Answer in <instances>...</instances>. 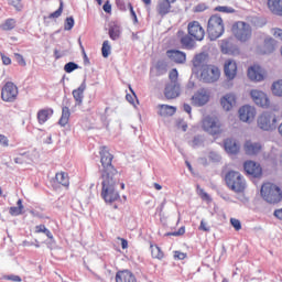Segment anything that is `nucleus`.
<instances>
[{"label": "nucleus", "instance_id": "nucleus-5", "mask_svg": "<svg viewBox=\"0 0 282 282\" xmlns=\"http://www.w3.org/2000/svg\"><path fill=\"white\" fill-rule=\"evenodd\" d=\"M231 31L237 41H240V43H246L252 39V26L247 22L238 21L234 23Z\"/></svg>", "mask_w": 282, "mask_h": 282}, {"label": "nucleus", "instance_id": "nucleus-46", "mask_svg": "<svg viewBox=\"0 0 282 282\" xmlns=\"http://www.w3.org/2000/svg\"><path fill=\"white\" fill-rule=\"evenodd\" d=\"M63 14V1L59 2L58 9L48 15V19H58Z\"/></svg>", "mask_w": 282, "mask_h": 282}, {"label": "nucleus", "instance_id": "nucleus-40", "mask_svg": "<svg viewBox=\"0 0 282 282\" xmlns=\"http://www.w3.org/2000/svg\"><path fill=\"white\" fill-rule=\"evenodd\" d=\"M1 28H2V30H6V31L14 30V28H17V20L15 19H8L1 25Z\"/></svg>", "mask_w": 282, "mask_h": 282}, {"label": "nucleus", "instance_id": "nucleus-53", "mask_svg": "<svg viewBox=\"0 0 282 282\" xmlns=\"http://www.w3.org/2000/svg\"><path fill=\"white\" fill-rule=\"evenodd\" d=\"M199 230H203L204 232H210V227L206 223V220H200V225L198 227Z\"/></svg>", "mask_w": 282, "mask_h": 282}, {"label": "nucleus", "instance_id": "nucleus-59", "mask_svg": "<svg viewBox=\"0 0 282 282\" xmlns=\"http://www.w3.org/2000/svg\"><path fill=\"white\" fill-rule=\"evenodd\" d=\"M273 36H275V39H279L280 41H282V29H275L273 32Z\"/></svg>", "mask_w": 282, "mask_h": 282}, {"label": "nucleus", "instance_id": "nucleus-13", "mask_svg": "<svg viewBox=\"0 0 282 282\" xmlns=\"http://www.w3.org/2000/svg\"><path fill=\"white\" fill-rule=\"evenodd\" d=\"M250 96L258 107H270L268 95L261 90H251Z\"/></svg>", "mask_w": 282, "mask_h": 282}, {"label": "nucleus", "instance_id": "nucleus-18", "mask_svg": "<svg viewBox=\"0 0 282 282\" xmlns=\"http://www.w3.org/2000/svg\"><path fill=\"white\" fill-rule=\"evenodd\" d=\"M166 56L170 61H173V63H177L178 65L186 63V53L182 51L170 50L166 52Z\"/></svg>", "mask_w": 282, "mask_h": 282}, {"label": "nucleus", "instance_id": "nucleus-51", "mask_svg": "<svg viewBox=\"0 0 282 282\" xmlns=\"http://www.w3.org/2000/svg\"><path fill=\"white\" fill-rule=\"evenodd\" d=\"M209 160L212 161V162H221V155H219V153H217V152H210L209 153Z\"/></svg>", "mask_w": 282, "mask_h": 282}, {"label": "nucleus", "instance_id": "nucleus-11", "mask_svg": "<svg viewBox=\"0 0 282 282\" xmlns=\"http://www.w3.org/2000/svg\"><path fill=\"white\" fill-rule=\"evenodd\" d=\"M189 36H193L195 41H204L205 32L204 28H202V24L197 21H193L187 26Z\"/></svg>", "mask_w": 282, "mask_h": 282}, {"label": "nucleus", "instance_id": "nucleus-44", "mask_svg": "<svg viewBox=\"0 0 282 282\" xmlns=\"http://www.w3.org/2000/svg\"><path fill=\"white\" fill-rule=\"evenodd\" d=\"M178 73L175 68H173L170 74H169V78H170V83H174L175 85H180V82L177 80L178 78Z\"/></svg>", "mask_w": 282, "mask_h": 282}, {"label": "nucleus", "instance_id": "nucleus-52", "mask_svg": "<svg viewBox=\"0 0 282 282\" xmlns=\"http://www.w3.org/2000/svg\"><path fill=\"white\" fill-rule=\"evenodd\" d=\"M128 8L130 10V17L133 20V23H138V15L135 14V11L133 10V4L128 3Z\"/></svg>", "mask_w": 282, "mask_h": 282}, {"label": "nucleus", "instance_id": "nucleus-34", "mask_svg": "<svg viewBox=\"0 0 282 282\" xmlns=\"http://www.w3.org/2000/svg\"><path fill=\"white\" fill-rule=\"evenodd\" d=\"M271 89H272L273 96H278L279 98H282V79L274 82L272 84Z\"/></svg>", "mask_w": 282, "mask_h": 282}, {"label": "nucleus", "instance_id": "nucleus-38", "mask_svg": "<svg viewBox=\"0 0 282 282\" xmlns=\"http://www.w3.org/2000/svg\"><path fill=\"white\" fill-rule=\"evenodd\" d=\"M30 161V154L28 152L19 153V156L14 159L15 164H28Z\"/></svg>", "mask_w": 282, "mask_h": 282}, {"label": "nucleus", "instance_id": "nucleus-63", "mask_svg": "<svg viewBox=\"0 0 282 282\" xmlns=\"http://www.w3.org/2000/svg\"><path fill=\"white\" fill-rule=\"evenodd\" d=\"M117 7L119 10H127V6H124V0H117Z\"/></svg>", "mask_w": 282, "mask_h": 282}, {"label": "nucleus", "instance_id": "nucleus-14", "mask_svg": "<svg viewBox=\"0 0 282 282\" xmlns=\"http://www.w3.org/2000/svg\"><path fill=\"white\" fill-rule=\"evenodd\" d=\"M208 56L204 53H199L193 58V72H203L208 67Z\"/></svg>", "mask_w": 282, "mask_h": 282}, {"label": "nucleus", "instance_id": "nucleus-4", "mask_svg": "<svg viewBox=\"0 0 282 282\" xmlns=\"http://www.w3.org/2000/svg\"><path fill=\"white\" fill-rule=\"evenodd\" d=\"M207 32L210 41H217L219 36L224 35V20L218 14L212 15L208 20Z\"/></svg>", "mask_w": 282, "mask_h": 282}, {"label": "nucleus", "instance_id": "nucleus-21", "mask_svg": "<svg viewBox=\"0 0 282 282\" xmlns=\"http://www.w3.org/2000/svg\"><path fill=\"white\" fill-rule=\"evenodd\" d=\"M263 147L259 142L246 141L243 149L247 155H258Z\"/></svg>", "mask_w": 282, "mask_h": 282}, {"label": "nucleus", "instance_id": "nucleus-43", "mask_svg": "<svg viewBox=\"0 0 282 282\" xmlns=\"http://www.w3.org/2000/svg\"><path fill=\"white\" fill-rule=\"evenodd\" d=\"M75 21H74V17H68L65 19V22H64V30L66 32H69V30H73L74 29V25H75Z\"/></svg>", "mask_w": 282, "mask_h": 282}, {"label": "nucleus", "instance_id": "nucleus-64", "mask_svg": "<svg viewBox=\"0 0 282 282\" xmlns=\"http://www.w3.org/2000/svg\"><path fill=\"white\" fill-rule=\"evenodd\" d=\"M274 217H276V219H280L282 221V208L274 210Z\"/></svg>", "mask_w": 282, "mask_h": 282}, {"label": "nucleus", "instance_id": "nucleus-31", "mask_svg": "<svg viewBox=\"0 0 282 282\" xmlns=\"http://www.w3.org/2000/svg\"><path fill=\"white\" fill-rule=\"evenodd\" d=\"M70 116H72V111L69 110V107L64 106L62 108V117L58 121V124H61V127H65L67 124V122H69Z\"/></svg>", "mask_w": 282, "mask_h": 282}, {"label": "nucleus", "instance_id": "nucleus-19", "mask_svg": "<svg viewBox=\"0 0 282 282\" xmlns=\"http://www.w3.org/2000/svg\"><path fill=\"white\" fill-rule=\"evenodd\" d=\"M248 78L254 80L256 83H261L263 80V69L259 65H253L248 69Z\"/></svg>", "mask_w": 282, "mask_h": 282}, {"label": "nucleus", "instance_id": "nucleus-41", "mask_svg": "<svg viewBox=\"0 0 282 282\" xmlns=\"http://www.w3.org/2000/svg\"><path fill=\"white\" fill-rule=\"evenodd\" d=\"M151 252L153 259H164V252L158 246H151Z\"/></svg>", "mask_w": 282, "mask_h": 282}, {"label": "nucleus", "instance_id": "nucleus-10", "mask_svg": "<svg viewBox=\"0 0 282 282\" xmlns=\"http://www.w3.org/2000/svg\"><path fill=\"white\" fill-rule=\"evenodd\" d=\"M243 169L247 175L250 177H261L263 175V169H261V164L254 162V161H247L243 163Z\"/></svg>", "mask_w": 282, "mask_h": 282}, {"label": "nucleus", "instance_id": "nucleus-57", "mask_svg": "<svg viewBox=\"0 0 282 282\" xmlns=\"http://www.w3.org/2000/svg\"><path fill=\"white\" fill-rule=\"evenodd\" d=\"M184 232H186V228L181 227L177 231H174V232L167 234V235H173V237H180V236L184 235Z\"/></svg>", "mask_w": 282, "mask_h": 282}, {"label": "nucleus", "instance_id": "nucleus-60", "mask_svg": "<svg viewBox=\"0 0 282 282\" xmlns=\"http://www.w3.org/2000/svg\"><path fill=\"white\" fill-rule=\"evenodd\" d=\"M104 11L107 12V14L111 13V3H109V1H107L104 7H102Z\"/></svg>", "mask_w": 282, "mask_h": 282}, {"label": "nucleus", "instance_id": "nucleus-42", "mask_svg": "<svg viewBox=\"0 0 282 282\" xmlns=\"http://www.w3.org/2000/svg\"><path fill=\"white\" fill-rule=\"evenodd\" d=\"M80 66H78V64H76L75 62H68L65 64L64 66V70L66 72V74H72V72H76V69H79Z\"/></svg>", "mask_w": 282, "mask_h": 282}, {"label": "nucleus", "instance_id": "nucleus-6", "mask_svg": "<svg viewBox=\"0 0 282 282\" xmlns=\"http://www.w3.org/2000/svg\"><path fill=\"white\" fill-rule=\"evenodd\" d=\"M258 127L262 131H274L276 129V115L274 112H263L258 118Z\"/></svg>", "mask_w": 282, "mask_h": 282}, {"label": "nucleus", "instance_id": "nucleus-9", "mask_svg": "<svg viewBox=\"0 0 282 282\" xmlns=\"http://www.w3.org/2000/svg\"><path fill=\"white\" fill-rule=\"evenodd\" d=\"M203 129L210 135H219V133H221V129L219 128V123H217V119L213 117L204 118Z\"/></svg>", "mask_w": 282, "mask_h": 282}, {"label": "nucleus", "instance_id": "nucleus-12", "mask_svg": "<svg viewBox=\"0 0 282 282\" xmlns=\"http://www.w3.org/2000/svg\"><path fill=\"white\" fill-rule=\"evenodd\" d=\"M182 89L180 84L167 83L164 88V96L167 100H175V98H180V94Z\"/></svg>", "mask_w": 282, "mask_h": 282}, {"label": "nucleus", "instance_id": "nucleus-7", "mask_svg": "<svg viewBox=\"0 0 282 282\" xmlns=\"http://www.w3.org/2000/svg\"><path fill=\"white\" fill-rule=\"evenodd\" d=\"M19 96V87L12 82H7L1 89V99L3 102H14Z\"/></svg>", "mask_w": 282, "mask_h": 282}, {"label": "nucleus", "instance_id": "nucleus-24", "mask_svg": "<svg viewBox=\"0 0 282 282\" xmlns=\"http://www.w3.org/2000/svg\"><path fill=\"white\" fill-rule=\"evenodd\" d=\"M220 104L225 111H230L237 104V98L232 94H227L220 99Z\"/></svg>", "mask_w": 282, "mask_h": 282}, {"label": "nucleus", "instance_id": "nucleus-2", "mask_svg": "<svg viewBox=\"0 0 282 282\" xmlns=\"http://www.w3.org/2000/svg\"><path fill=\"white\" fill-rule=\"evenodd\" d=\"M260 195L268 204H279L282 200L281 187L273 183H264L261 186Z\"/></svg>", "mask_w": 282, "mask_h": 282}, {"label": "nucleus", "instance_id": "nucleus-45", "mask_svg": "<svg viewBox=\"0 0 282 282\" xmlns=\"http://www.w3.org/2000/svg\"><path fill=\"white\" fill-rule=\"evenodd\" d=\"M216 12H224L225 14H234L235 9H232V7H221L218 6L215 8Z\"/></svg>", "mask_w": 282, "mask_h": 282}, {"label": "nucleus", "instance_id": "nucleus-37", "mask_svg": "<svg viewBox=\"0 0 282 282\" xmlns=\"http://www.w3.org/2000/svg\"><path fill=\"white\" fill-rule=\"evenodd\" d=\"M158 76H164L167 72V65L164 61H159L155 66Z\"/></svg>", "mask_w": 282, "mask_h": 282}, {"label": "nucleus", "instance_id": "nucleus-25", "mask_svg": "<svg viewBox=\"0 0 282 282\" xmlns=\"http://www.w3.org/2000/svg\"><path fill=\"white\" fill-rule=\"evenodd\" d=\"M116 282H138V280L131 271L123 270L116 273Z\"/></svg>", "mask_w": 282, "mask_h": 282}, {"label": "nucleus", "instance_id": "nucleus-47", "mask_svg": "<svg viewBox=\"0 0 282 282\" xmlns=\"http://www.w3.org/2000/svg\"><path fill=\"white\" fill-rule=\"evenodd\" d=\"M132 95H126V100L130 102V105H135L134 99L138 100V96L135 95V91H133V88L131 86L129 87Z\"/></svg>", "mask_w": 282, "mask_h": 282}, {"label": "nucleus", "instance_id": "nucleus-30", "mask_svg": "<svg viewBox=\"0 0 282 282\" xmlns=\"http://www.w3.org/2000/svg\"><path fill=\"white\" fill-rule=\"evenodd\" d=\"M181 45L184 50H194L195 40L191 35H184L181 37Z\"/></svg>", "mask_w": 282, "mask_h": 282}, {"label": "nucleus", "instance_id": "nucleus-48", "mask_svg": "<svg viewBox=\"0 0 282 282\" xmlns=\"http://www.w3.org/2000/svg\"><path fill=\"white\" fill-rule=\"evenodd\" d=\"M9 213L12 217H19V215H23V209L21 207H10Z\"/></svg>", "mask_w": 282, "mask_h": 282}, {"label": "nucleus", "instance_id": "nucleus-1", "mask_svg": "<svg viewBox=\"0 0 282 282\" xmlns=\"http://www.w3.org/2000/svg\"><path fill=\"white\" fill-rule=\"evenodd\" d=\"M100 162L102 169L101 173V197L105 199L106 204H113V202H118L120 199V194L116 189L118 186V170L113 167V155L109 153V149L107 147H102L100 149Z\"/></svg>", "mask_w": 282, "mask_h": 282}, {"label": "nucleus", "instance_id": "nucleus-29", "mask_svg": "<svg viewBox=\"0 0 282 282\" xmlns=\"http://www.w3.org/2000/svg\"><path fill=\"white\" fill-rule=\"evenodd\" d=\"M159 115H161L163 118H166V116H175V112L177 111V108L169 105H160Z\"/></svg>", "mask_w": 282, "mask_h": 282}, {"label": "nucleus", "instance_id": "nucleus-33", "mask_svg": "<svg viewBox=\"0 0 282 282\" xmlns=\"http://www.w3.org/2000/svg\"><path fill=\"white\" fill-rule=\"evenodd\" d=\"M55 180H56V182H58V184H62V186H69V177L67 176V173H65V172L57 173L55 175Z\"/></svg>", "mask_w": 282, "mask_h": 282}, {"label": "nucleus", "instance_id": "nucleus-3", "mask_svg": "<svg viewBox=\"0 0 282 282\" xmlns=\"http://www.w3.org/2000/svg\"><path fill=\"white\" fill-rule=\"evenodd\" d=\"M225 182L234 193H243L246 191V178L239 172L229 171L225 176Z\"/></svg>", "mask_w": 282, "mask_h": 282}, {"label": "nucleus", "instance_id": "nucleus-58", "mask_svg": "<svg viewBox=\"0 0 282 282\" xmlns=\"http://www.w3.org/2000/svg\"><path fill=\"white\" fill-rule=\"evenodd\" d=\"M54 56H55V59L58 61L59 58H63V56H65V52H61L58 51V48H55Z\"/></svg>", "mask_w": 282, "mask_h": 282}, {"label": "nucleus", "instance_id": "nucleus-22", "mask_svg": "<svg viewBox=\"0 0 282 282\" xmlns=\"http://www.w3.org/2000/svg\"><path fill=\"white\" fill-rule=\"evenodd\" d=\"M258 54H272L274 52V39L267 37L262 45L257 48Z\"/></svg>", "mask_w": 282, "mask_h": 282}, {"label": "nucleus", "instance_id": "nucleus-27", "mask_svg": "<svg viewBox=\"0 0 282 282\" xmlns=\"http://www.w3.org/2000/svg\"><path fill=\"white\" fill-rule=\"evenodd\" d=\"M108 34L111 41H118V39H120V34H122L120 25H118L116 22H111L109 24Z\"/></svg>", "mask_w": 282, "mask_h": 282}, {"label": "nucleus", "instance_id": "nucleus-23", "mask_svg": "<svg viewBox=\"0 0 282 282\" xmlns=\"http://www.w3.org/2000/svg\"><path fill=\"white\" fill-rule=\"evenodd\" d=\"M85 89H87V85L82 83L77 89L73 90V98L75 100V107H80L83 105V100L85 98Z\"/></svg>", "mask_w": 282, "mask_h": 282}, {"label": "nucleus", "instance_id": "nucleus-56", "mask_svg": "<svg viewBox=\"0 0 282 282\" xmlns=\"http://www.w3.org/2000/svg\"><path fill=\"white\" fill-rule=\"evenodd\" d=\"M9 142H10V140H8V137L0 134V144L2 147H9Z\"/></svg>", "mask_w": 282, "mask_h": 282}, {"label": "nucleus", "instance_id": "nucleus-35", "mask_svg": "<svg viewBox=\"0 0 282 282\" xmlns=\"http://www.w3.org/2000/svg\"><path fill=\"white\" fill-rule=\"evenodd\" d=\"M220 50L223 54H234L232 44L228 40H223L220 43Z\"/></svg>", "mask_w": 282, "mask_h": 282}, {"label": "nucleus", "instance_id": "nucleus-36", "mask_svg": "<svg viewBox=\"0 0 282 282\" xmlns=\"http://www.w3.org/2000/svg\"><path fill=\"white\" fill-rule=\"evenodd\" d=\"M189 147H192L193 149H199V147H204V137L199 134L195 135L189 142Z\"/></svg>", "mask_w": 282, "mask_h": 282}, {"label": "nucleus", "instance_id": "nucleus-32", "mask_svg": "<svg viewBox=\"0 0 282 282\" xmlns=\"http://www.w3.org/2000/svg\"><path fill=\"white\" fill-rule=\"evenodd\" d=\"M158 12L159 14H161V17L169 14V12H171V4L169 2H165V0H163L162 2L159 3Z\"/></svg>", "mask_w": 282, "mask_h": 282}, {"label": "nucleus", "instance_id": "nucleus-15", "mask_svg": "<svg viewBox=\"0 0 282 282\" xmlns=\"http://www.w3.org/2000/svg\"><path fill=\"white\" fill-rule=\"evenodd\" d=\"M254 116H257V110L252 106H242L239 109V118L242 122L254 120Z\"/></svg>", "mask_w": 282, "mask_h": 282}, {"label": "nucleus", "instance_id": "nucleus-49", "mask_svg": "<svg viewBox=\"0 0 282 282\" xmlns=\"http://www.w3.org/2000/svg\"><path fill=\"white\" fill-rule=\"evenodd\" d=\"M230 224H231L232 228H235V230H237V231L241 230V220H239L237 218H231Z\"/></svg>", "mask_w": 282, "mask_h": 282}, {"label": "nucleus", "instance_id": "nucleus-54", "mask_svg": "<svg viewBox=\"0 0 282 282\" xmlns=\"http://www.w3.org/2000/svg\"><path fill=\"white\" fill-rule=\"evenodd\" d=\"M10 6H13V8H15V10H22L23 4H21V0H9Z\"/></svg>", "mask_w": 282, "mask_h": 282}, {"label": "nucleus", "instance_id": "nucleus-50", "mask_svg": "<svg viewBox=\"0 0 282 282\" xmlns=\"http://www.w3.org/2000/svg\"><path fill=\"white\" fill-rule=\"evenodd\" d=\"M14 58L17 63L20 64L22 67H25V65H28V63H25V58H23V55L14 53Z\"/></svg>", "mask_w": 282, "mask_h": 282}, {"label": "nucleus", "instance_id": "nucleus-62", "mask_svg": "<svg viewBox=\"0 0 282 282\" xmlns=\"http://www.w3.org/2000/svg\"><path fill=\"white\" fill-rule=\"evenodd\" d=\"M47 229V227H45V225H37L35 227V232H45V230Z\"/></svg>", "mask_w": 282, "mask_h": 282}, {"label": "nucleus", "instance_id": "nucleus-55", "mask_svg": "<svg viewBox=\"0 0 282 282\" xmlns=\"http://www.w3.org/2000/svg\"><path fill=\"white\" fill-rule=\"evenodd\" d=\"M174 259H178V261H184V259H186V253L182 251H175Z\"/></svg>", "mask_w": 282, "mask_h": 282}, {"label": "nucleus", "instance_id": "nucleus-26", "mask_svg": "<svg viewBox=\"0 0 282 282\" xmlns=\"http://www.w3.org/2000/svg\"><path fill=\"white\" fill-rule=\"evenodd\" d=\"M52 116H54V109L52 108L39 110L37 112L39 124H45Z\"/></svg>", "mask_w": 282, "mask_h": 282}, {"label": "nucleus", "instance_id": "nucleus-17", "mask_svg": "<svg viewBox=\"0 0 282 282\" xmlns=\"http://www.w3.org/2000/svg\"><path fill=\"white\" fill-rule=\"evenodd\" d=\"M224 72L228 80H235V77L237 76V63L232 59H227L225 62Z\"/></svg>", "mask_w": 282, "mask_h": 282}, {"label": "nucleus", "instance_id": "nucleus-39", "mask_svg": "<svg viewBox=\"0 0 282 282\" xmlns=\"http://www.w3.org/2000/svg\"><path fill=\"white\" fill-rule=\"evenodd\" d=\"M101 54L104 58H109V54H111V45L109 44L108 40L104 41L102 43Z\"/></svg>", "mask_w": 282, "mask_h": 282}, {"label": "nucleus", "instance_id": "nucleus-20", "mask_svg": "<svg viewBox=\"0 0 282 282\" xmlns=\"http://www.w3.org/2000/svg\"><path fill=\"white\" fill-rule=\"evenodd\" d=\"M224 147L226 153H228L229 155H237V153H239L240 151L239 143H237V140L232 138L226 139L224 141Z\"/></svg>", "mask_w": 282, "mask_h": 282}, {"label": "nucleus", "instance_id": "nucleus-8", "mask_svg": "<svg viewBox=\"0 0 282 282\" xmlns=\"http://www.w3.org/2000/svg\"><path fill=\"white\" fill-rule=\"evenodd\" d=\"M220 76L221 72L216 66L208 65L200 70V78H203L204 83H217Z\"/></svg>", "mask_w": 282, "mask_h": 282}, {"label": "nucleus", "instance_id": "nucleus-28", "mask_svg": "<svg viewBox=\"0 0 282 282\" xmlns=\"http://www.w3.org/2000/svg\"><path fill=\"white\" fill-rule=\"evenodd\" d=\"M268 7L273 14L282 17V0H268Z\"/></svg>", "mask_w": 282, "mask_h": 282}, {"label": "nucleus", "instance_id": "nucleus-61", "mask_svg": "<svg viewBox=\"0 0 282 282\" xmlns=\"http://www.w3.org/2000/svg\"><path fill=\"white\" fill-rule=\"evenodd\" d=\"M8 281L21 282V276L19 275H8Z\"/></svg>", "mask_w": 282, "mask_h": 282}, {"label": "nucleus", "instance_id": "nucleus-16", "mask_svg": "<svg viewBox=\"0 0 282 282\" xmlns=\"http://www.w3.org/2000/svg\"><path fill=\"white\" fill-rule=\"evenodd\" d=\"M210 100V96H208V93L206 89H200L194 96L192 97V102L195 105V107H204Z\"/></svg>", "mask_w": 282, "mask_h": 282}]
</instances>
